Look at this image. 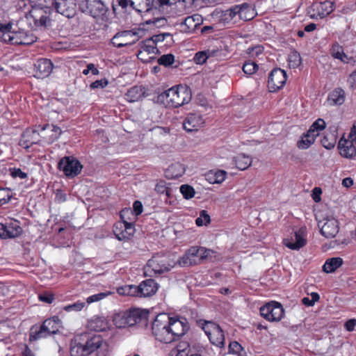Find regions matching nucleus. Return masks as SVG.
<instances>
[{"mask_svg": "<svg viewBox=\"0 0 356 356\" xmlns=\"http://www.w3.org/2000/svg\"><path fill=\"white\" fill-rule=\"evenodd\" d=\"M134 211L136 215H139L143 211V205L140 201H135L134 203Z\"/></svg>", "mask_w": 356, "mask_h": 356, "instance_id": "nucleus-63", "label": "nucleus"}, {"mask_svg": "<svg viewBox=\"0 0 356 356\" xmlns=\"http://www.w3.org/2000/svg\"><path fill=\"white\" fill-rule=\"evenodd\" d=\"M356 325V319H349L345 323V328L347 331L351 332L355 329Z\"/></svg>", "mask_w": 356, "mask_h": 356, "instance_id": "nucleus-61", "label": "nucleus"}, {"mask_svg": "<svg viewBox=\"0 0 356 356\" xmlns=\"http://www.w3.org/2000/svg\"><path fill=\"white\" fill-rule=\"evenodd\" d=\"M39 13H42V11L40 10H33L30 12L29 15H30V17L34 19L35 24L36 25L40 24L41 26H46L47 21L48 19L47 17L44 15H42L40 16V18L38 19L37 17H38L40 15Z\"/></svg>", "mask_w": 356, "mask_h": 356, "instance_id": "nucleus-43", "label": "nucleus"}, {"mask_svg": "<svg viewBox=\"0 0 356 356\" xmlns=\"http://www.w3.org/2000/svg\"><path fill=\"white\" fill-rule=\"evenodd\" d=\"M202 329L212 344L220 348L224 347L225 336L218 325L211 321H205L202 325Z\"/></svg>", "mask_w": 356, "mask_h": 356, "instance_id": "nucleus-6", "label": "nucleus"}, {"mask_svg": "<svg viewBox=\"0 0 356 356\" xmlns=\"http://www.w3.org/2000/svg\"><path fill=\"white\" fill-rule=\"evenodd\" d=\"M175 60V57L172 54H165L163 55L159 60L158 62L160 65L168 66L172 64Z\"/></svg>", "mask_w": 356, "mask_h": 356, "instance_id": "nucleus-52", "label": "nucleus"}, {"mask_svg": "<svg viewBox=\"0 0 356 356\" xmlns=\"http://www.w3.org/2000/svg\"><path fill=\"white\" fill-rule=\"evenodd\" d=\"M343 264V259L341 257H332L328 259L323 266V270L327 273L334 272Z\"/></svg>", "mask_w": 356, "mask_h": 356, "instance_id": "nucleus-33", "label": "nucleus"}, {"mask_svg": "<svg viewBox=\"0 0 356 356\" xmlns=\"http://www.w3.org/2000/svg\"><path fill=\"white\" fill-rule=\"evenodd\" d=\"M321 193V190L320 188H314L313 190V199L316 202H318L321 200V197L319 195Z\"/></svg>", "mask_w": 356, "mask_h": 356, "instance_id": "nucleus-64", "label": "nucleus"}, {"mask_svg": "<svg viewBox=\"0 0 356 356\" xmlns=\"http://www.w3.org/2000/svg\"><path fill=\"white\" fill-rule=\"evenodd\" d=\"M5 225L8 238L17 237L22 232V229L18 225L17 222H11L10 223L5 224Z\"/></svg>", "mask_w": 356, "mask_h": 356, "instance_id": "nucleus-35", "label": "nucleus"}, {"mask_svg": "<svg viewBox=\"0 0 356 356\" xmlns=\"http://www.w3.org/2000/svg\"><path fill=\"white\" fill-rule=\"evenodd\" d=\"M189 327L184 318H172L165 313L158 314L152 325V334L158 341L169 343L184 335Z\"/></svg>", "mask_w": 356, "mask_h": 356, "instance_id": "nucleus-1", "label": "nucleus"}, {"mask_svg": "<svg viewBox=\"0 0 356 356\" xmlns=\"http://www.w3.org/2000/svg\"><path fill=\"white\" fill-rule=\"evenodd\" d=\"M54 8L61 15L70 18L76 13L75 0H55Z\"/></svg>", "mask_w": 356, "mask_h": 356, "instance_id": "nucleus-15", "label": "nucleus"}, {"mask_svg": "<svg viewBox=\"0 0 356 356\" xmlns=\"http://www.w3.org/2000/svg\"><path fill=\"white\" fill-rule=\"evenodd\" d=\"M111 293H112L111 292L108 291V292H103V293H99L97 294L92 295V296H89L88 298H87V299H86L87 303L90 304L92 302H99V301L103 300L104 298H106L108 296H109Z\"/></svg>", "mask_w": 356, "mask_h": 356, "instance_id": "nucleus-49", "label": "nucleus"}, {"mask_svg": "<svg viewBox=\"0 0 356 356\" xmlns=\"http://www.w3.org/2000/svg\"><path fill=\"white\" fill-rule=\"evenodd\" d=\"M339 154L344 158L351 159L356 154L354 140L341 138L338 143Z\"/></svg>", "mask_w": 356, "mask_h": 356, "instance_id": "nucleus-19", "label": "nucleus"}, {"mask_svg": "<svg viewBox=\"0 0 356 356\" xmlns=\"http://www.w3.org/2000/svg\"><path fill=\"white\" fill-rule=\"evenodd\" d=\"M216 51H200L197 52L195 57L194 60L197 64H203L204 63L207 58L210 56H214Z\"/></svg>", "mask_w": 356, "mask_h": 356, "instance_id": "nucleus-41", "label": "nucleus"}, {"mask_svg": "<svg viewBox=\"0 0 356 356\" xmlns=\"http://www.w3.org/2000/svg\"><path fill=\"white\" fill-rule=\"evenodd\" d=\"M145 88L136 86L127 92L125 98L129 102H134L140 100L145 96Z\"/></svg>", "mask_w": 356, "mask_h": 356, "instance_id": "nucleus-28", "label": "nucleus"}, {"mask_svg": "<svg viewBox=\"0 0 356 356\" xmlns=\"http://www.w3.org/2000/svg\"><path fill=\"white\" fill-rule=\"evenodd\" d=\"M40 137L38 131L26 129L22 134L19 144L24 148H29L31 145L38 143L40 140Z\"/></svg>", "mask_w": 356, "mask_h": 356, "instance_id": "nucleus-21", "label": "nucleus"}, {"mask_svg": "<svg viewBox=\"0 0 356 356\" xmlns=\"http://www.w3.org/2000/svg\"><path fill=\"white\" fill-rule=\"evenodd\" d=\"M264 50V47L260 46H257L255 47H253L252 49H248V53L252 54V56H259Z\"/></svg>", "mask_w": 356, "mask_h": 356, "instance_id": "nucleus-62", "label": "nucleus"}, {"mask_svg": "<svg viewBox=\"0 0 356 356\" xmlns=\"http://www.w3.org/2000/svg\"><path fill=\"white\" fill-rule=\"evenodd\" d=\"M151 288L152 289H157L159 287V285L155 280L152 279H148L145 281L142 282L139 286H138L137 289H144L145 288Z\"/></svg>", "mask_w": 356, "mask_h": 356, "instance_id": "nucleus-50", "label": "nucleus"}, {"mask_svg": "<svg viewBox=\"0 0 356 356\" xmlns=\"http://www.w3.org/2000/svg\"><path fill=\"white\" fill-rule=\"evenodd\" d=\"M10 174L13 177H19L20 179H25L27 177L26 173L22 172L19 168L10 169Z\"/></svg>", "mask_w": 356, "mask_h": 356, "instance_id": "nucleus-59", "label": "nucleus"}, {"mask_svg": "<svg viewBox=\"0 0 356 356\" xmlns=\"http://www.w3.org/2000/svg\"><path fill=\"white\" fill-rule=\"evenodd\" d=\"M234 161L237 168L244 170L251 165L252 159L249 156L240 154L234 158Z\"/></svg>", "mask_w": 356, "mask_h": 356, "instance_id": "nucleus-34", "label": "nucleus"}, {"mask_svg": "<svg viewBox=\"0 0 356 356\" xmlns=\"http://www.w3.org/2000/svg\"><path fill=\"white\" fill-rule=\"evenodd\" d=\"M110 323L104 316H94L88 323L90 330L95 332H103L110 328Z\"/></svg>", "mask_w": 356, "mask_h": 356, "instance_id": "nucleus-23", "label": "nucleus"}, {"mask_svg": "<svg viewBox=\"0 0 356 356\" xmlns=\"http://www.w3.org/2000/svg\"><path fill=\"white\" fill-rule=\"evenodd\" d=\"M148 316V310L132 308L114 313L112 316V321L116 327L125 328L140 323H146Z\"/></svg>", "mask_w": 356, "mask_h": 356, "instance_id": "nucleus-2", "label": "nucleus"}, {"mask_svg": "<svg viewBox=\"0 0 356 356\" xmlns=\"http://www.w3.org/2000/svg\"><path fill=\"white\" fill-rule=\"evenodd\" d=\"M185 172V168L181 163L177 162L171 164L165 171V177L168 179H177Z\"/></svg>", "mask_w": 356, "mask_h": 356, "instance_id": "nucleus-29", "label": "nucleus"}, {"mask_svg": "<svg viewBox=\"0 0 356 356\" xmlns=\"http://www.w3.org/2000/svg\"><path fill=\"white\" fill-rule=\"evenodd\" d=\"M336 143L337 137L332 133L326 134L321 139L322 145L327 149H332L335 146Z\"/></svg>", "mask_w": 356, "mask_h": 356, "instance_id": "nucleus-38", "label": "nucleus"}, {"mask_svg": "<svg viewBox=\"0 0 356 356\" xmlns=\"http://www.w3.org/2000/svg\"><path fill=\"white\" fill-rule=\"evenodd\" d=\"M35 67L34 76L38 79H43L50 74L52 71L53 65L50 60L42 58L38 60Z\"/></svg>", "mask_w": 356, "mask_h": 356, "instance_id": "nucleus-20", "label": "nucleus"}, {"mask_svg": "<svg viewBox=\"0 0 356 356\" xmlns=\"http://www.w3.org/2000/svg\"><path fill=\"white\" fill-rule=\"evenodd\" d=\"M200 16L194 15L188 16L180 23V30L184 33H191L200 24Z\"/></svg>", "mask_w": 356, "mask_h": 356, "instance_id": "nucleus-24", "label": "nucleus"}, {"mask_svg": "<svg viewBox=\"0 0 356 356\" xmlns=\"http://www.w3.org/2000/svg\"><path fill=\"white\" fill-rule=\"evenodd\" d=\"M175 263L169 264L168 258L162 255H155L149 259L145 267V273H154L155 274H160L164 272L169 271L173 268Z\"/></svg>", "mask_w": 356, "mask_h": 356, "instance_id": "nucleus-7", "label": "nucleus"}, {"mask_svg": "<svg viewBox=\"0 0 356 356\" xmlns=\"http://www.w3.org/2000/svg\"><path fill=\"white\" fill-rule=\"evenodd\" d=\"M332 56L337 59L341 60L345 63H348L350 58L344 54L341 46L338 44H334L331 49Z\"/></svg>", "mask_w": 356, "mask_h": 356, "instance_id": "nucleus-36", "label": "nucleus"}, {"mask_svg": "<svg viewBox=\"0 0 356 356\" xmlns=\"http://www.w3.org/2000/svg\"><path fill=\"white\" fill-rule=\"evenodd\" d=\"M319 217L316 216L321 234L327 238L335 237L339 229L338 221L333 217H326L323 220H320Z\"/></svg>", "mask_w": 356, "mask_h": 356, "instance_id": "nucleus-8", "label": "nucleus"}, {"mask_svg": "<svg viewBox=\"0 0 356 356\" xmlns=\"http://www.w3.org/2000/svg\"><path fill=\"white\" fill-rule=\"evenodd\" d=\"M226 175L227 172L225 170H218L214 174L215 179L213 181V183H222L225 180Z\"/></svg>", "mask_w": 356, "mask_h": 356, "instance_id": "nucleus-57", "label": "nucleus"}, {"mask_svg": "<svg viewBox=\"0 0 356 356\" xmlns=\"http://www.w3.org/2000/svg\"><path fill=\"white\" fill-rule=\"evenodd\" d=\"M314 10H316L321 18L330 15L334 9V4L330 1L316 3L313 5Z\"/></svg>", "mask_w": 356, "mask_h": 356, "instance_id": "nucleus-25", "label": "nucleus"}, {"mask_svg": "<svg viewBox=\"0 0 356 356\" xmlns=\"http://www.w3.org/2000/svg\"><path fill=\"white\" fill-rule=\"evenodd\" d=\"M11 29H8V30H4L0 33V38L6 42L12 43V40H13V33L10 31Z\"/></svg>", "mask_w": 356, "mask_h": 356, "instance_id": "nucleus-55", "label": "nucleus"}, {"mask_svg": "<svg viewBox=\"0 0 356 356\" xmlns=\"http://www.w3.org/2000/svg\"><path fill=\"white\" fill-rule=\"evenodd\" d=\"M88 355L97 351V356H106L108 351V345L104 342L100 335H95L85 343Z\"/></svg>", "mask_w": 356, "mask_h": 356, "instance_id": "nucleus-12", "label": "nucleus"}, {"mask_svg": "<svg viewBox=\"0 0 356 356\" xmlns=\"http://www.w3.org/2000/svg\"><path fill=\"white\" fill-rule=\"evenodd\" d=\"M70 355L71 356H87L88 352L86 349L85 344L74 342L70 348Z\"/></svg>", "mask_w": 356, "mask_h": 356, "instance_id": "nucleus-37", "label": "nucleus"}, {"mask_svg": "<svg viewBox=\"0 0 356 356\" xmlns=\"http://www.w3.org/2000/svg\"><path fill=\"white\" fill-rule=\"evenodd\" d=\"M155 191L157 193H165L168 197H170V189L166 186V183L164 181H160L156 184Z\"/></svg>", "mask_w": 356, "mask_h": 356, "instance_id": "nucleus-48", "label": "nucleus"}, {"mask_svg": "<svg viewBox=\"0 0 356 356\" xmlns=\"http://www.w3.org/2000/svg\"><path fill=\"white\" fill-rule=\"evenodd\" d=\"M180 192L186 200L193 197L195 193L194 188L188 184L181 185L180 187Z\"/></svg>", "mask_w": 356, "mask_h": 356, "instance_id": "nucleus-45", "label": "nucleus"}, {"mask_svg": "<svg viewBox=\"0 0 356 356\" xmlns=\"http://www.w3.org/2000/svg\"><path fill=\"white\" fill-rule=\"evenodd\" d=\"M129 1L133 8L140 13L150 10L154 5V0H129Z\"/></svg>", "mask_w": 356, "mask_h": 356, "instance_id": "nucleus-30", "label": "nucleus"}, {"mask_svg": "<svg viewBox=\"0 0 356 356\" xmlns=\"http://www.w3.org/2000/svg\"><path fill=\"white\" fill-rule=\"evenodd\" d=\"M192 99L191 89L186 86H174L158 96V101L166 107H179Z\"/></svg>", "mask_w": 356, "mask_h": 356, "instance_id": "nucleus-3", "label": "nucleus"}, {"mask_svg": "<svg viewBox=\"0 0 356 356\" xmlns=\"http://www.w3.org/2000/svg\"><path fill=\"white\" fill-rule=\"evenodd\" d=\"M316 138L314 134L307 131L301 136L300 139L297 142V147L300 149H307L314 143Z\"/></svg>", "mask_w": 356, "mask_h": 356, "instance_id": "nucleus-32", "label": "nucleus"}, {"mask_svg": "<svg viewBox=\"0 0 356 356\" xmlns=\"http://www.w3.org/2000/svg\"><path fill=\"white\" fill-rule=\"evenodd\" d=\"M113 232L119 241H128L134 234V228L131 223L123 221L117 223Z\"/></svg>", "mask_w": 356, "mask_h": 356, "instance_id": "nucleus-18", "label": "nucleus"}, {"mask_svg": "<svg viewBox=\"0 0 356 356\" xmlns=\"http://www.w3.org/2000/svg\"><path fill=\"white\" fill-rule=\"evenodd\" d=\"M38 298L42 302H44L47 304H51L54 300V295L51 293L45 291L42 293L39 294Z\"/></svg>", "mask_w": 356, "mask_h": 356, "instance_id": "nucleus-54", "label": "nucleus"}, {"mask_svg": "<svg viewBox=\"0 0 356 356\" xmlns=\"http://www.w3.org/2000/svg\"><path fill=\"white\" fill-rule=\"evenodd\" d=\"M284 314L281 303L276 301L268 302V321H280Z\"/></svg>", "mask_w": 356, "mask_h": 356, "instance_id": "nucleus-22", "label": "nucleus"}, {"mask_svg": "<svg viewBox=\"0 0 356 356\" xmlns=\"http://www.w3.org/2000/svg\"><path fill=\"white\" fill-rule=\"evenodd\" d=\"M24 33H13V40H12V44H21L22 43H27V41H22V36Z\"/></svg>", "mask_w": 356, "mask_h": 356, "instance_id": "nucleus-60", "label": "nucleus"}, {"mask_svg": "<svg viewBox=\"0 0 356 356\" xmlns=\"http://www.w3.org/2000/svg\"><path fill=\"white\" fill-rule=\"evenodd\" d=\"M288 62L291 68L296 69L301 64L300 54L296 50L291 51L288 56Z\"/></svg>", "mask_w": 356, "mask_h": 356, "instance_id": "nucleus-39", "label": "nucleus"}, {"mask_svg": "<svg viewBox=\"0 0 356 356\" xmlns=\"http://www.w3.org/2000/svg\"><path fill=\"white\" fill-rule=\"evenodd\" d=\"M62 327V321L58 316L47 318L44 321L39 329L34 327L31 329L29 340L33 341L47 338L52 334L58 333Z\"/></svg>", "mask_w": 356, "mask_h": 356, "instance_id": "nucleus-5", "label": "nucleus"}, {"mask_svg": "<svg viewBox=\"0 0 356 356\" xmlns=\"http://www.w3.org/2000/svg\"><path fill=\"white\" fill-rule=\"evenodd\" d=\"M204 122L202 115L189 113L183 122V127L188 132L195 131L202 127Z\"/></svg>", "mask_w": 356, "mask_h": 356, "instance_id": "nucleus-14", "label": "nucleus"}, {"mask_svg": "<svg viewBox=\"0 0 356 356\" xmlns=\"http://www.w3.org/2000/svg\"><path fill=\"white\" fill-rule=\"evenodd\" d=\"M229 353L238 356H243L244 353L241 345L237 341H232L229 345Z\"/></svg>", "mask_w": 356, "mask_h": 356, "instance_id": "nucleus-44", "label": "nucleus"}, {"mask_svg": "<svg viewBox=\"0 0 356 356\" xmlns=\"http://www.w3.org/2000/svg\"><path fill=\"white\" fill-rule=\"evenodd\" d=\"M325 128V122L321 119H317L309 127V131L312 134H314L316 137L319 135V131L324 129Z\"/></svg>", "mask_w": 356, "mask_h": 356, "instance_id": "nucleus-42", "label": "nucleus"}, {"mask_svg": "<svg viewBox=\"0 0 356 356\" xmlns=\"http://www.w3.org/2000/svg\"><path fill=\"white\" fill-rule=\"evenodd\" d=\"M85 305L84 302H77L73 304L68 305L64 307L66 312H79L81 311Z\"/></svg>", "mask_w": 356, "mask_h": 356, "instance_id": "nucleus-53", "label": "nucleus"}, {"mask_svg": "<svg viewBox=\"0 0 356 356\" xmlns=\"http://www.w3.org/2000/svg\"><path fill=\"white\" fill-rule=\"evenodd\" d=\"M215 252L201 246H192L179 259V264L182 267L198 265L204 260L211 259Z\"/></svg>", "mask_w": 356, "mask_h": 356, "instance_id": "nucleus-4", "label": "nucleus"}, {"mask_svg": "<svg viewBox=\"0 0 356 356\" xmlns=\"http://www.w3.org/2000/svg\"><path fill=\"white\" fill-rule=\"evenodd\" d=\"M310 296L311 298L304 297L302 299V303L307 307L313 306L320 298L319 294L316 292H312Z\"/></svg>", "mask_w": 356, "mask_h": 356, "instance_id": "nucleus-46", "label": "nucleus"}, {"mask_svg": "<svg viewBox=\"0 0 356 356\" xmlns=\"http://www.w3.org/2000/svg\"><path fill=\"white\" fill-rule=\"evenodd\" d=\"M138 33L133 31H125L118 33L111 40L112 44L118 48L131 45L140 39Z\"/></svg>", "mask_w": 356, "mask_h": 356, "instance_id": "nucleus-9", "label": "nucleus"}, {"mask_svg": "<svg viewBox=\"0 0 356 356\" xmlns=\"http://www.w3.org/2000/svg\"><path fill=\"white\" fill-rule=\"evenodd\" d=\"M258 69V65L254 62H247L243 66L244 73L253 74Z\"/></svg>", "mask_w": 356, "mask_h": 356, "instance_id": "nucleus-51", "label": "nucleus"}, {"mask_svg": "<svg viewBox=\"0 0 356 356\" xmlns=\"http://www.w3.org/2000/svg\"><path fill=\"white\" fill-rule=\"evenodd\" d=\"M140 48L138 57L144 63H149L154 60L159 53L156 46L154 45V42L151 40H145L143 41Z\"/></svg>", "mask_w": 356, "mask_h": 356, "instance_id": "nucleus-13", "label": "nucleus"}, {"mask_svg": "<svg viewBox=\"0 0 356 356\" xmlns=\"http://www.w3.org/2000/svg\"><path fill=\"white\" fill-rule=\"evenodd\" d=\"M43 131L47 129V131L44 134V138L48 143H52L57 140L62 134V131L60 127L55 125L47 124L42 129Z\"/></svg>", "mask_w": 356, "mask_h": 356, "instance_id": "nucleus-26", "label": "nucleus"}, {"mask_svg": "<svg viewBox=\"0 0 356 356\" xmlns=\"http://www.w3.org/2000/svg\"><path fill=\"white\" fill-rule=\"evenodd\" d=\"M248 10V6L243 4L242 6H236L229 10H225L223 13V16H231V18L234 19L237 15L239 19H243L244 20H248L250 18H248L246 16V12Z\"/></svg>", "mask_w": 356, "mask_h": 356, "instance_id": "nucleus-27", "label": "nucleus"}, {"mask_svg": "<svg viewBox=\"0 0 356 356\" xmlns=\"http://www.w3.org/2000/svg\"><path fill=\"white\" fill-rule=\"evenodd\" d=\"M171 35L168 33H161L159 35H153L152 38L147 39V40H151L154 42V45H156V43L159 42L163 41L166 37H170Z\"/></svg>", "mask_w": 356, "mask_h": 356, "instance_id": "nucleus-56", "label": "nucleus"}, {"mask_svg": "<svg viewBox=\"0 0 356 356\" xmlns=\"http://www.w3.org/2000/svg\"><path fill=\"white\" fill-rule=\"evenodd\" d=\"M108 85V81L106 79L97 80L90 84V88L95 89L102 88H104Z\"/></svg>", "mask_w": 356, "mask_h": 356, "instance_id": "nucleus-58", "label": "nucleus"}, {"mask_svg": "<svg viewBox=\"0 0 356 356\" xmlns=\"http://www.w3.org/2000/svg\"><path fill=\"white\" fill-rule=\"evenodd\" d=\"M58 168L67 177H75L82 169L80 162L73 157L66 156L58 163Z\"/></svg>", "mask_w": 356, "mask_h": 356, "instance_id": "nucleus-10", "label": "nucleus"}, {"mask_svg": "<svg viewBox=\"0 0 356 356\" xmlns=\"http://www.w3.org/2000/svg\"><path fill=\"white\" fill-rule=\"evenodd\" d=\"M82 6L84 8V11L94 18L103 15L105 10L104 5L101 0H83Z\"/></svg>", "mask_w": 356, "mask_h": 356, "instance_id": "nucleus-16", "label": "nucleus"}, {"mask_svg": "<svg viewBox=\"0 0 356 356\" xmlns=\"http://www.w3.org/2000/svg\"><path fill=\"white\" fill-rule=\"evenodd\" d=\"M305 232V229H300L294 232L291 238L284 239V244L291 250H299L307 243Z\"/></svg>", "mask_w": 356, "mask_h": 356, "instance_id": "nucleus-17", "label": "nucleus"}, {"mask_svg": "<svg viewBox=\"0 0 356 356\" xmlns=\"http://www.w3.org/2000/svg\"><path fill=\"white\" fill-rule=\"evenodd\" d=\"M128 291L127 293L125 291H122V292H120L119 293L122 296L128 295L131 296H136L139 298H148L152 297L155 295L156 291Z\"/></svg>", "mask_w": 356, "mask_h": 356, "instance_id": "nucleus-40", "label": "nucleus"}, {"mask_svg": "<svg viewBox=\"0 0 356 356\" xmlns=\"http://www.w3.org/2000/svg\"><path fill=\"white\" fill-rule=\"evenodd\" d=\"M210 216L204 210L201 211L200 217H198L195 223L197 226L207 225L210 222Z\"/></svg>", "mask_w": 356, "mask_h": 356, "instance_id": "nucleus-47", "label": "nucleus"}, {"mask_svg": "<svg viewBox=\"0 0 356 356\" xmlns=\"http://www.w3.org/2000/svg\"><path fill=\"white\" fill-rule=\"evenodd\" d=\"M327 101L330 105H341L345 101L344 90L341 88L334 89L330 93Z\"/></svg>", "mask_w": 356, "mask_h": 356, "instance_id": "nucleus-31", "label": "nucleus"}, {"mask_svg": "<svg viewBox=\"0 0 356 356\" xmlns=\"http://www.w3.org/2000/svg\"><path fill=\"white\" fill-rule=\"evenodd\" d=\"M286 72L280 68L271 71L268 76V92H273L282 88L286 83Z\"/></svg>", "mask_w": 356, "mask_h": 356, "instance_id": "nucleus-11", "label": "nucleus"}]
</instances>
